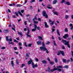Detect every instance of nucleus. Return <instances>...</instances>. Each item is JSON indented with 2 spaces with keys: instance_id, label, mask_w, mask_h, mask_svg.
Listing matches in <instances>:
<instances>
[{
  "instance_id": "bb28decb",
  "label": "nucleus",
  "mask_w": 73,
  "mask_h": 73,
  "mask_svg": "<svg viewBox=\"0 0 73 73\" xmlns=\"http://www.w3.org/2000/svg\"><path fill=\"white\" fill-rule=\"evenodd\" d=\"M17 64H19V59H17L16 60Z\"/></svg>"
},
{
  "instance_id": "4c0bfd02",
  "label": "nucleus",
  "mask_w": 73,
  "mask_h": 73,
  "mask_svg": "<svg viewBox=\"0 0 73 73\" xmlns=\"http://www.w3.org/2000/svg\"><path fill=\"white\" fill-rule=\"evenodd\" d=\"M34 24H38V21H34Z\"/></svg>"
},
{
  "instance_id": "774afa93",
  "label": "nucleus",
  "mask_w": 73,
  "mask_h": 73,
  "mask_svg": "<svg viewBox=\"0 0 73 73\" xmlns=\"http://www.w3.org/2000/svg\"><path fill=\"white\" fill-rule=\"evenodd\" d=\"M25 66V64H22V66H21L22 68H23V66Z\"/></svg>"
},
{
  "instance_id": "de8ad7c7",
  "label": "nucleus",
  "mask_w": 73,
  "mask_h": 73,
  "mask_svg": "<svg viewBox=\"0 0 73 73\" xmlns=\"http://www.w3.org/2000/svg\"><path fill=\"white\" fill-rule=\"evenodd\" d=\"M32 43H31L30 44H28V46H29V47H31V46H32Z\"/></svg>"
},
{
  "instance_id": "e2e57ef3",
  "label": "nucleus",
  "mask_w": 73,
  "mask_h": 73,
  "mask_svg": "<svg viewBox=\"0 0 73 73\" xmlns=\"http://www.w3.org/2000/svg\"><path fill=\"white\" fill-rule=\"evenodd\" d=\"M35 61L37 62L38 61V58H36V59H35Z\"/></svg>"
},
{
  "instance_id": "e433bc0d",
  "label": "nucleus",
  "mask_w": 73,
  "mask_h": 73,
  "mask_svg": "<svg viewBox=\"0 0 73 73\" xmlns=\"http://www.w3.org/2000/svg\"><path fill=\"white\" fill-rule=\"evenodd\" d=\"M24 44L25 45V46L26 47H27V46H28V45H27V42H25L24 43Z\"/></svg>"
},
{
  "instance_id": "f257e3e1",
  "label": "nucleus",
  "mask_w": 73,
  "mask_h": 73,
  "mask_svg": "<svg viewBox=\"0 0 73 73\" xmlns=\"http://www.w3.org/2000/svg\"><path fill=\"white\" fill-rule=\"evenodd\" d=\"M42 46L40 47V51H42V50H43V51H46V53L48 54L49 53V51L48 50V49L46 48V47H45V44H44V42L43 41L42 43Z\"/></svg>"
},
{
  "instance_id": "6ab92c4d",
  "label": "nucleus",
  "mask_w": 73,
  "mask_h": 73,
  "mask_svg": "<svg viewBox=\"0 0 73 73\" xmlns=\"http://www.w3.org/2000/svg\"><path fill=\"white\" fill-rule=\"evenodd\" d=\"M53 14L54 15H56V16H58V13L55 11H54L53 12Z\"/></svg>"
},
{
  "instance_id": "2eb2a0df",
  "label": "nucleus",
  "mask_w": 73,
  "mask_h": 73,
  "mask_svg": "<svg viewBox=\"0 0 73 73\" xmlns=\"http://www.w3.org/2000/svg\"><path fill=\"white\" fill-rule=\"evenodd\" d=\"M37 20V17H36V16H35L33 19V21H35V20Z\"/></svg>"
},
{
  "instance_id": "603ef678",
  "label": "nucleus",
  "mask_w": 73,
  "mask_h": 73,
  "mask_svg": "<svg viewBox=\"0 0 73 73\" xmlns=\"http://www.w3.org/2000/svg\"><path fill=\"white\" fill-rule=\"evenodd\" d=\"M62 49H65V47L64 46L62 45Z\"/></svg>"
},
{
  "instance_id": "6e6d98bb",
  "label": "nucleus",
  "mask_w": 73,
  "mask_h": 73,
  "mask_svg": "<svg viewBox=\"0 0 73 73\" xmlns=\"http://www.w3.org/2000/svg\"><path fill=\"white\" fill-rule=\"evenodd\" d=\"M54 31H55V29H54L53 28H52V32H54Z\"/></svg>"
},
{
  "instance_id": "b1692460",
  "label": "nucleus",
  "mask_w": 73,
  "mask_h": 73,
  "mask_svg": "<svg viewBox=\"0 0 73 73\" xmlns=\"http://www.w3.org/2000/svg\"><path fill=\"white\" fill-rule=\"evenodd\" d=\"M55 62L56 63H57L58 62V60H57V58H55Z\"/></svg>"
},
{
  "instance_id": "1a4fd4ad",
  "label": "nucleus",
  "mask_w": 73,
  "mask_h": 73,
  "mask_svg": "<svg viewBox=\"0 0 73 73\" xmlns=\"http://www.w3.org/2000/svg\"><path fill=\"white\" fill-rule=\"evenodd\" d=\"M37 66H38V65L37 64H35V65L34 64H32V67L33 69H35V68H37Z\"/></svg>"
},
{
  "instance_id": "412c9836",
  "label": "nucleus",
  "mask_w": 73,
  "mask_h": 73,
  "mask_svg": "<svg viewBox=\"0 0 73 73\" xmlns=\"http://www.w3.org/2000/svg\"><path fill=\"white\" fill-rule=\"evenodd\" d=\"M29 33H27V37H31V36L29 35Z\"/></svg>"
},
{
  "instance_id": "6e6552de",
  "label": "nucleus",
  "mask_w": 73,
  "mask_h": 73,
  "mask_svg": "<svg viewBox=\"0 0 73 73\" xmlns=\"http://www.w3.org/2000/svg\"><path fill=\"white\" fill-rule=\"evenodd\" d=\"M34 28H35V29H37V30H38V31H40V27L37 26V25L34 24Z\"/></svg>"
},
{
  "instance_id": "20e7f679",
  "label": "nucleus",
  "mask_w": 73,
  "mask_h": 73,
  "mask_svg": "<svg viewBox=\"0 0 73 73\" xmlns=\"http://www.w3.org/2000/svg\"><path fill=\"white\" fill-rule=\"evenodd\" d=\"M42 15L43 16L45 17L46 19L48 18V15L46 14V12L45 11H43L42 12Z\"/></svg>"
},
{
  "instance_id": "cd10ccee",
  "label": "nucleus",
  "mask_w": 73,
  "mask_h": 73,
  "mask_svg": "<svg viewBox=\"0 0 73 73\" xmlns=\"http://www.w3.org/2000/svg\"><path fill=\"white\" fill-rule=\"evenodd\" d=\"M16 6L17 7H21L22 6V5L20 4H18L16 5Z\"/></svg>"
},
{
  "instance_id": "338daca9",
  "label": "nucleus",
  "mask_w": 73,
  "mask_h": 73,
  "mask_svg": "<svg viewBox=\"0 0 73 73\" xmlns=\"http://www.w3.org/2000/svg\"><path fill=\"white\" fill-rule=\"evenodd\" d=\"M11 64H13V60L11 61Z\"/></svg>"
},
{
  "instance_id": "69168bd1",
  "label": "nucleus",
  "mask_w": 73,
  "mask_h": 73,
  "mask_svg": "<svg viewBox=\"0 0 73 73\" xmlns=\"http://www.w3.org/2000/svg\"><path fill=\"white\" fill-rule=\"evenodd\" d=\"M15 53H16V54H19V52H15Z\"/></svg>"
},
{
  "instance_id": "f8f14e48",
  "label": "nucleus",
  "mask_w": 73,
  "mask_h": 73,
  "mask_svg": "<svg viewBox=\"0 0 73 73\" xmlns=\"http://www.w3.org/2000/svg\"><path fill=\"white\" fill-rule=\"evenodd\" d=\"M17 32L18 35L21 36V37H23V34L22 33V32L20 33L19 31H17Z\"/></svg>"
},
{
  "instance_id": "dca6fc26",
  "label": "nucleus",
  "mask_w": 73,
  "mask_h": 73,
  "mask_svg": "<svg viewBox=\"0 0 73 73\" xmlns=\"http://www.w3.org/2000/svg\"><path fill=\"white\" fill-rule=\"evenodd\" d=\"M43 64H47V62L45 60H44L42 61Z\"/></svg>"
},
{
  "instance_id": "0e129e2a",
  "label": "nucleus",
  "mask_w": 73,
  "mask_h": 73,
  "mask_svg": "<svg viewBox=\"0 0 73 73\" xmlns=\"http://www.w3.org/2000/svg\"><path fill=\"white\" fill-rule=\"evenodd\" d=\"M25 24L26 25H27V21H25Z\"/></svg>"
},
{
  "instance_id": "13d9d810",
  "label": "nucleus",
  "mask_w": 73,
  "mask_h": 73,
  "mask_svg": "<svg viewBox=\"0 0 73 73\" xmlns=\"http://www.w3.org/2000/svg\"><path fill=\"white\" fill-rule=\"evenodd\" d=\"M5 49V47H3L1 48L2 49Z\"/></svg>"
},
{
  "instance_id": "4d7b16f0",
  "label": "nucleus",
  "mask_w": 73,
  "mask_h": 73,
  "mask_svg": "<svg viewBox=\"0 0 73 73\" xmlns=\"http://www.w3.org/2000/svg\"><path fill=\"white\" fill-rule=\"evenodd\" d=\"M68 40H72V38L70 37H69L68 38Z\"/></svg>"
},
{
  "instance_id": "5fc2aeb1",
  "label": "nucleus",
  "mask_w": 73,
  "mask_h": 73,
  "mask_svg": "<svg viewBox=\"0 0 73 73\" xmlns=\"http://www.w3.org/2000/svg\"><path fill=\"white\" fill-rule=\"evenodd\" d=\"M47 60L48 61H49V62L50 61V59H49V57L47 58Z\"/></svg>"
},
{
  "instance_id": "39448f33",
  "label": "nucleus",
  "mask_w": 73,
  "mask_h": 73,
  "mask_svg": "<svg viewBox=\"0 0 73 73\" xmlns=\"http://www.w3.org/2000/svg\"><path fill=\"white\" fill-rule=\"evenodd\" d=\"M6 40L7 41H9H9L10 42H12V38H10L9 39L8 38V36H6Z\"/></svg>"
},
{
  "instance_id": "8fccbe9b",
  "label": "nucleus",
  "mask_w": 73,
  "mask_h": 73,
  "mask_svg": "<svg viewBox=\"0 0 73 73\" xmlns=\"http://www.w3.org/2000/svg\"><path fill=\"white\" fill-rule=\"evenodd\" d=\"M50 64H54V63L53 62L50 61Z\"/></svg>"
},
{
  "instance_id": "423d86ee",
  "label": "nucleus",
  "mask_w": 73,
  "mask_h": 73,
  "mask_svg": "<svg viewBox=\"0 0 73 73\" xmlns=\"http://www.w3.org/2000/svg\"><path fill=\"white\" fill-rule=\"evenodd\" d=\"M69 41H68L67 42L64 43V45H67L68 48H70V45L69 44Z\"/></svg>"
},
{
  "instance_id": "f3484780",
  "label": "nucleus",
  "mask_w": 73,
  "mask_h": 73,
  "mask_svg": "<svg viewBox=\"0 0 73 73\" xmlns=\"http://www.w3.org/2000/svg\"><path fill=\"white\" fill-rule=\"evenodd\" d=\"M57 69H60V68H61V69H62V68H63L62 66H61V65H59V66H57Z\"/></svg>"
},
{
  "instance_id": "a18cd8bd",
  "label": "nucleus",
  "mask_w": 73,
  "mask_h": 73,
  "mask_svg": "<svg viewBox=\"0 0 73 73\" xmlns=\"http://www.w3.org/2000/svg\"><path fill=\"white\" fill-rule=\"evenodd\" d=\"M19 46H22V43L21 42H19Z\"/></svg>"
},
{
  "instance_id": "79ce46f5",
  "label": "nucleus",
  "mask_w": 73,
  "mask_h": 73,
  "mask_svg": "<svg viewBox=\"0 0 73 73\" xmlns=\"http://www.w3.org/2000/svg\"><path fill=\"white\" fill-rule=\"evenodd\" d=\"M68 17H69V16L68 15H66L65 16V19H67L68 18Z\"/></svg>"
},
{
  "instance_id": "680f3d73",
  "label": "nucleus",
  "mask_w": 73,
  "mask_h": 73,
  "mask_svg": "<svg viewBox=\"0 0 73 73\" xmlns=\"http://www.w3.org/2000/svg\"><path fill=\"white\" fill-rule=\"evenodd\" d=\"M12 29L15 32L16 31V30H15V28H13V27H12Z\"/></svg>"
},
{
  "instance_id": "864d4df0",
  "label": "nucleus",
  "mask_w": 73,
  "mask_h": 73,
  "mask_svg": "<svg viewBox=\"0 0 73 73\" xmlns=\"http://www.w3.org/2000/svg\"><path fill=\"white\" fill-rule=\"evenodd\" d=\"M25 57H29V55H28V54L27 53L26 54V55L25 56Z\"/></svg>"
},
{
  "instance_id": "c9c22d12",
  "label": "nucleus",
  "mask_w": 73,
  "mask_h": 73,
  "mask_svg": "<svg viewBox=\"0 0 73 73\" xmlns=\"http://www.w3.org/2000/svg\"><path fill=\"white\" fill-rule=\"evenodd\" d=\"M27 33H29V32H30V31L29 30V28H28V27H27Z\"/></svg>"
},
{
  "instance_id": "9d476101",
  "label": "nucleus",
  "mask_w": 73,
  "mask_h": 73,
  "mask_svg": "<svg viewBox=\"0 0 73 73\" xmlns=\"http://www.w3.org/2000/svg\"><path fill=\"white\" fill-rule=\"evenodd\" d=\"M69 37V35L68 34H65L63 36V38H66L67 37Z\"/></svg>"
},
{
  "instance_id": "c756f323",
  "label": "nucleus",
  "mask_w": 73,
  "mask_h": 73,
  "mask_svg": "<svg viewBox=\"0 0 73 73\" xmlns=\"http://www.w3.org/2000/svg\"><path fill=\"white\" fill-rule=\"evenodd\" d=\"M36 31V29L35 28L32 29V32H35V31Z\"/></svg>"
},
{
  "instance_id": "c03bdc74",
  "label": "nucleus",
  "mask_w": 73,
  "mask_h": 73,
  "mask_svg": "<svg viewBox=\"0 0 73 73\" xmlns=\"http://www.w3.org/2000/svg\"><path fill=\"white\" fill-rule=\"evenodd\" d=\"M21 12L22 13H23L24 12V10H21Z\"/></svg>"
},
{
  "instance_id": "aec40b11",
  "label": "nucleus",
  "mask_w": 73,
  "mask_h": 73,
  "mask_svg": "<svg viewBox=\"0 0 73 73\" xmlns=\"http://www.w3.org/2000/svg\"><path fill=\"white\" fill-rule=\"evenodd\" d=\"M64 68H66L67 69H68L69 68V66L67 65H65L64 66Z\"/></svg>"
},
{
  "instance_id": "a19ab883",
  "label": "nucleus",
  "mask_w": 73,
  "mask_h": 73,
  "mask_svg": "<svg viewBox=\"0 0 73 73\" xmlns=\"http://www.w3.org/2000/svg\"><path fill=\"white\" fill-rule=\"evenodd\" d=\"M65 1V0H62L61 2V3L63 4V3H64Z\"/></svg>"
},
{
  "instance_id": "2f4dec72",
  "label": "nucleus",
  "mask_w": 73,
  "mask_h": 73,
  "mask_svg": "<svg viewBox=\"0 0 73 73\" xmlns=\"http://www.w3.org/2000/svg\"><path fill=\"white\" fill-rule=\"evenodd\" d=\"M66 4H67L68 5H70V3L69 2H67L66 3Z\"/></svg>"
},
{
  "instance_id": "c85d7f7f",
  "label": "nucleus",
  "mask_w": 73,
  "mask_h": 73,
  "mask_svg": "<svg viewBox=\"0 0 73 73\" xmlns=\"http://www.w3.org/2000/svg\"><path fill=\"white\" fill-rule=\"evenodd\" d=\"M50 42L49 41H47V42L46 43V45H48V44H50Z\"/></svg>"
},
{
  "instance_id": "7ed1b4c3",
  "label": "nucleus",
  "mask_w": 73,
  "mask_h": 73,
  "mask_svg": "<svg viewBox=\"0 0 73 73\" xmlns=\"http://www.w3.org/2000/svg\"><path fill=\"white\" fill-rule=\"evenodd\" d=\"M60 54H61L62 56H65V54L63 51L60 50V51L58 52V53L57 54L58 56H60Z\"/></svg>"
},
{
  "instance_id": "bf43d9fd",
  "label": "nucleus",
  "mask_w": 73,
  "mask_h": 73,
  "mask_svg": "<svg viewBox=\"0 0 73 73\" xmlns=\"http://www.w3.org/2000/svg\"><path fill=\"white\" fill-rule=\"evenodd\" d=\"M14 50H17V47H14Z\"/></svg>"
},
{
  "instance_id": "4468645a",
  "label": "nucleus",
  "mask_w": 73,
  "mask_h": 73,
  "mask_svg": "<svg viewBox=\"0 0 73 73\" xmlns=\"http://www.w3.org/2000/svg\"><path fill=\"white\" fill-rule=\"evenodd\" d=\"M36 44L38 45H41V41H38L36 42Z\"/></svg>"
},
{
  "instance_id": "0eeeda50",
  "label": "nucleus",
  "mask_w": 73,
  "mask_h": 73,
  "mask_svg": "<svg viewBox=\"0 0 73 73\" xmlns=\"http://www.w3.org/2000/svg\"><path fill=\"white\" fill-rule=\"evenodd\" d=\"M28 64H34V63H33V60H32V59L31 58L30 59V60L28 62Z\"/></svg>"
},
{
  "instance_id": "052dcab7",
  "label": "nucleus",
  "mask_w": 73,
  "mask_h": 73,
  "mask_svg": "<svg viewBox=\"0 0 73 73\" xmlns=\"http://www.w3.org/2000/svg\"><path fill=\"white\" fill-rule=\"evenodd\" d=\"M8 11L9 12V13H11V10H10L9 9H8Z\"/></svg>"
},
{
  "instance_id": "f03ea898",
  "label": "nucleus",
  "mask_w": 73,
  "mask_h": 73,
  "mask_svg": "<svg viewBox=\"0 0 73 73\" xmlns=\"http://www.w3.org/2000/svg\"><path fill=\"white\" fill-rule=\"evenodd\" d=\"M56 70H58L59 72H61V68H54V69H52L51 70H50V72H53L54 71H55Z\"/></svg>"
},
{
  "instance_id": "58836bf2",
  "label": "nucleus",
  "mask_w": 73,
  "mask_h": 73,
  "mask_svg": "<svg viewBox=\"0 0 73 73\" xmlns=\"http://www.w3.org/2000/svg\"><path fill=\"white\" fill-rule=\"evenodd\" d=\"M54 21H52L51 23H50V24H51V25H53V24H54Z\"/></svg>"
},
{
  "instance_id": "4be33fe9",
  "label": "nucleus",
  "mask_w": 73,
  "mask_h": 73,
  "mask_svg": "<svg viewBox=\"0 0 73 73\" xmlns=\"http://www.w3.org/2000/svg\"><path fill=\"white\" fill-rule=\"evenodd\" d=\"M57 33L59 36H60V32H59V30L58 29L57 30Z\"/></svg>"
},
{
  "instance_id": "a211bd4d",
  "label": "nucleus",
  "mask_w": 73,
  "mask_h": 73,
  "mask_svg": "<svg viewBox=\"0 0 73 73\" xmlns=\"http://www.w3.org/2000/svg\"><path fill=\"white\" fill-rule=\"evenodd\" d=\"M18 13H19V15H20V16H21V17H23V14H22V13H21V12L20 11H18Z\"/></svg>"
},
{
  "instance_id": "3c124183",
  "label": "nucleus",
  "mask_w": 73,
  "mask_h": 73,
  "mask_svg": "<svg viewBox=\"0 0 73 73\" xmlns=\"http://www.w3.org/2000/svg\"><path fill=\"white\" fill-rule=\"evenodd\" d=\"M38 20L39 21H41V18H38Z\"/></svg>"
},
{
  "instance_id": "49530a36",
  "label": "nucleus",
  "mask_w": 73,
  "mask_h": 73,
  "mask_svg": "<svg viewBox=\"0 0 73 73\" xmlns=\"http://www.w3.org/2000/svg\"><path fill=\"white\" fill-rule=\"evenodd\" d=\"M9 42V44H12L13 45H14V43H13V42H11V43Z\"/></svg>"
},
{
  "instance_id": "473e14b6",
  "label": "nucleus",
  "mask_w": 73,
  "mask_h": 73,
  "mask_svg": "<svg viewBox=\"0 0 73 73\" xmlns=\"http://www.w3.org/2000/svg\"><path fill=\"white\" fill-rule=\"evenodd\" d=\"M38 38L40 39V40H42V37L41 36H38Z\"/></svg>"
},
{
  "instance_id": "72a5a7b5",
  "label": "nucleus",
  "mask_w": 73,
  "mask_h": 73,
  "mask_svg": "<svg viewBox=\"0 0 73 73\" xmlns=\"http://www.w3.org/2000/svg\"><path fill=\"white\" fill-rule=\"evenodd\" d=\"M15 15L17 16V17H19V15L18 13L15 12Z\"/></svg>"
},
{
  "instance_id": "5701e85b",
  "label": "nucleus",
  "mask_w": 73,
  "mask_h": 73,
  "mask_svg": "<svg viewBox=\"0 0 73 73\" xmlns=\"http://www.w3.org/2000/svg\"><path fill=\"white\" fill-rule=\"evenodd\" d=\"M53 42H54V45H55V46H57V44L56 43V42H55V41L53 40Z\"/></svg>"
},
{
  "instance_id": "7c9ffc66",
  "label": "nucleus",
  "mask_w": 73,
  "mask_h": 73,
  "mask_svg": "<svg viewBox=\"0 0 73 73\" xmlns=\"http://www.w3.org/2000/svg\"><path fill=\"white\" fill-rule=\"evenodd\" d=\"M50 67H48V70H47V71L48 72H50Z\"/></svg>"
},
{
  "instance_id": "ea45409f",
  "label": "nucleus",
  "mask_w": 73,
  "mask_h": 73,
  "mask_svg": "<svg viewBox=\"0 0 73 73\" xmlns=\"http://www.w3.org/2000/svg\"><path fill=\"white\" fill-rule=\"evenodd\" d=\"M47 8H48V9H52V7H49V6H47Z\"/></svg>"
},
{
  "instance_id": "9b49d317",
  "label": "nucleus",
  "mask_w": 73,
  "mask_h": 73,
  "mask_svg": "<svg viewBox=\"0 0 73 73\" xmlns=\"http://www.w3.org/2000/svg\"><path fill=\"white\" fill-rule=\"evenodd\" d=\"M44 25L45 27L46 28H48L49 27V26L47 25V23L46 22L44 23Z\"/></svg>"
},
{
  "instance_id": "09e8293b",
  "label": "nucleus",
  "mask_w": 73,
  "mask_h": 73,
  "mask_svg": "<svg viewBox=\"0 0 73 73\" xmlns=\"http://www.w3.org/2000/svg\"><path fill=\"white\" fill-rule=\"evenodd\" d=\"M13 41L14 42H17V43L19 42L17 41V40H16V39H14Z\"/></svg>"
},
{
  "instance_id": "ddd939ff",
  "label": "nucleus",
  "mask_w": 73,
  "mask_h": 73,
  "mask_svg": "<svg viewBox=\"0 0 73 73\" xmlns=\"http://www.w3.org/2000/svg\"><path fill=\"white\" fill-rule=\"evenodd\" d=\"M57 2V0H54L52 2V4H56Z\"/></svg>"
},
{
  "instance_id": "37998d69",
  "label": "nucleus",
  "mask_w": 73,
  "mask_h": 73,
  "mask_svg": "<svg viewBox=\"0 0 73 73\" xmlns=\"http://www.w3.org/2000/svg\"><path fill=\"white\" fill-rule=\"evenodd\" d=\"M5 31H6V33H8L9 32V31L7 29H6L5 30Z\"/></svg>"
},
{
  "instance_id": "393cba45",
  "label": "nucleus",
  "mask_w": 73,
  "mask_h": 73,
  "mask_svg": "<svg viewBox=\"0 0 73 73\" xmlns=\"http://www.w3.org/2000/svg\"><path fill=\"white\" fill-rule=\"evenodd\" d=\"M64 31L65 32H66L67 33H68V29L67 28H66L64 30Z\"/></svg>"
},
{
  "instance_id": "a878e982",
  "label": "nucleus",
  "mask_w": 73,
  "mask_h": 73,
  "mask_svg": "<svg viewBox=\"0 0 73 73\" xmlns=\"http://www.w3.org/2000/svg\"><path fill=\"white\" fill-rule=\"evenodd\" d=\"M62 41L63 43H65V42H67V41L64 40H62Z\"/></svg>"
},
{
  "instance_id": "f704fd0d",
  "label": "nucleus",
  "mask_w": 73,
  "mask_h": 73,
  "mask_svg": "<svg viewBox=\"0 0 73 73\" xmlns=\"http://www.w3.org/2000/svg\"><path fill=\"white\" fill-rule=\"evenodd\" d=\"M63 61L65 63V62H66V60L65 59H63Z\"/></svg>"
}]
</instances>
